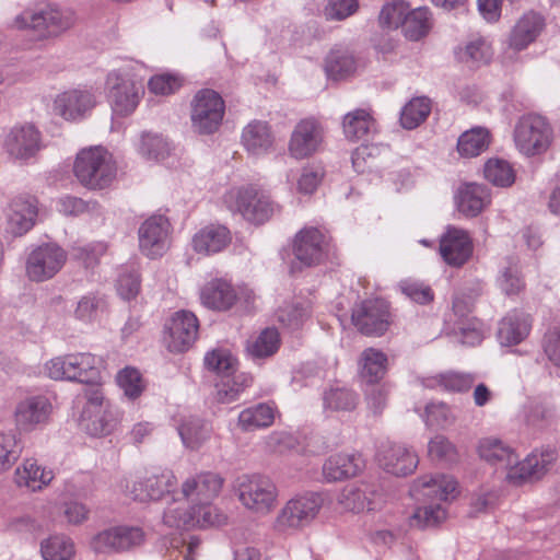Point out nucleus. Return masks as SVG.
Returning <instances> with one entry per match:
<instances>
[{
  "instance_id": "4d7b16f0",
  "label": "nucleus",
  "mask_w": 560,
  "mask_h": 560,
  "mask_svg": "<svg viewBox=\"0 0 560 560\" xmlns=\"http://www.w3.org/2000/svg\"><path fill=\"white\" fill-rule=\"evenodd\" d=\"M40 552L44 560H70L74 555V545L67 536L54 535L42 541Z\"/></svg>"
},
{
  "instance_id": "423d86ee",
  "label": "nucleus",
  "mask_w": 560,
  "mask_h": 560,
  "mask_svg": "<svg viewBox=\"0 0 560 560\" xmlns=\"http://www.w3.org/2000/svg\"><path fill=\"white\" fill-rule=\"evenodd\" d=\"M105 92L113 114L119 117L131 115L142 98V86L127 71L113 70L105 81Z\"/></svg>"
},
{
  "instance_id": "680f3d73",
  "label": "nucleus",
  "mask_w": 560,
  "mask_h": 560,
  "mask_svg": "<svg viewBox=\"0 0 560 560\" xmlns=\"http://www.w3.org/2000/svg\"><path fill=\"white\" fill-rule=\"evenodd\" d=\"M409 8L410 5L404 0L385 3L378 15L380 25L387 30L402 27Z\"/></svg>"
},
{
  "instance_id": "2f4dec72",
  "label": "nucleus",
  "mask_w": 560,
  "mask_h": 560,
  "mask_svg": "<svg viewBox=\"0 0 560 560\" xmlns=\"http://www.w3.org/2000/svg\"><path fill=\"white\" fill-rule=\"evenodd\" d=\"M491 201L487 186L481 184H466L457 195L458 211L466 217H477Z\"/></svg>"
},
{
  "instance_id": "5fc2aeb1",
  "label": "nucleus",
  "mask_w": 560,
  "mask_h": 560,
  "mask_svg": "<svg viewBox=\"0 0 560 560\" xmlns=\"http://www.w3.org/2000/svg\"><path fill=\"white\" fill-rule=\"evenodd\" d=\"M525 423L535 430H542L555 421V408L548 404L529 401L523 407Z\"/></svg>"
},
{
  "instance_id": "3c124183",
  "label": "nucleus",
  "mask_w": 560,
  "mask_h": 560,
  "mask_svg": "<svg viewBox=\"0 0 560 560\" xmlns=\"http://www.w3.org/2000/svg\"><path fill=\"white\" fill-rule=\"evenodd\" d=\"M485 178L497 187H510L515 182V171L503 159H489L483 166Z\"/></svg>"
},
{
  "instance_id": "774afa93",
  "label": "nucleus",
  "mask_w": 560,
  "mask_h": 560,
  "mask_svg": "<svg viewBox=\"0 0 560 560\" xmlns=\"http://www.w3.org/2000/svg\"><path fill=\"white\" fill-rule=\"evenodd\" d=\"M398 288L406 298L421 305L428 304L434 299L430 285L421 281L405 279L398 283Z\"/></svg>"
},
{
  "instance_id": "aec40b11",
  "label": "nucleus",
  "mask_w": 560,
  "mask_h": 560,
  "mask_svg": "<svg viewBox=\"0 0 560 560\" xmlns=\"http://www.w3.org/2000/svg\"><path fill=\"white\" fill-rule=\"evenodd\" d=\"M177 479L172 470L165 469L160 474H152L133 482L132 489L126 486V492L135 501L145 502L160 500L165 494L174 493Z\"/></svg>"
},
{
  "instance_id": "5701e85b",
  "label": "nucleus",
  "mask_w": 560,
  "mask_h": 560,
  "mask_svg": "<svg viewBox=\"0 0 560 560\" xmlns=\"http://www.w3.org/2000/svg\"><path fill=\"white\" fill-rule=\"evenodd\" d=\"M223 481V478L218 474L200 472L183 482L180 494L187 503L192 505L210 503L219 495Z\"/></svg>"
},
{
  "instance_id": "e433bc0d",
  "label": "nucleus",
  "mask_w": 560,
  "mask_h": 560,
  "mask_svg": "<svg viewBox=\"0 0 560 560\" xmlns=\"http://www.w3.org/2000/svg\"><path fill=\"white\" fill-rule=\"evenodd\" d=\"M276 408L267 402H259L242 410L237 424L244 432H252L270 427L275 421Z\"/></svg>"
},
{
  "instance_id": "72a5a7b5",
  "label": "nucleus",
  "mask_w": 560,
  "mask_h": 560,
  "mask_svg": "<svg viewBox=\"0 0 560 560\" xmlns=\"http://www.w3.org/2000/svg\"><path fill=\"white\" fill-rule=\"evenodd\" d=\"M477 452L481 459L501 468L511 465L515 460V450L495 436L480 439Z\"/></svg>"
},
{
  "instance_id": "9d476101",
  "label": "nucleus",
  "mask_w": 560,
  "mask_h": 560,
  "mask_svg": "<svg viewBox=\"0 0 560 560\" xmlns=\"http://www.w3.org/2000/svg\"><path fill=\"white\" fill-rule=\"evenodd\" d=\"M224 101L219 93L203 89L196 93L191 102V125L201 135L213 133L224 116Z\"/></svg>"
},
{
  "instance_id": "a19ab883",
  "label": "nucleus",
  "mask_w": 560,
  "mask_h": 560,
  "mask_svg": "<svg viewBox=\"0 0 560 560\" xmlns=\"http://www.w3.org/2000/svg\"><path fill=\"white\" fill-rule=\"evenodd\" d=\"M361 377L369 384L378 383L387 371V355L375 348H368L359 361Z\"/></svg>"
},
{
  "instance_id": "37998d69",
  "label": "nucleus",
  "mask_w": 560,
  "mask_h": 560,
  "mask_svg": "<svg viewBox=\"0 0 560 560\" xmlns=\"http://www.w3.org/2000/svg\"><path fill=\"white\" fill-rule=\"evenodd\" d=\"M432 26L431 12L428 7H419L408 10L406 14L402 33L409 40H420L424 37Z\"/></svg>"
},
{
  "instance_id": "603ef678",
  "label": "nucleus",
  "mask_w": 560,
  "mask_h": 560,
  "mask_svg": "<svg viewBox=\"0 0 560 560\" xmlns=\"http://www.w3.org/2000/svg\"><path fill=\"white\" fill-rule=\"evenodd\" d=\"M183 444L189 448H197L209 436L207 423L198 417H188L177 427Z\"/></svg>"
},
{
  "instance_id": "b1692460",
  "label": "nucleus",
  "mask_w": 560,
  "mask_h": 560,
  "mask_svg": "<svg viewBox=\"0 0 560 560\" xmlns=\"http://www.w3.org/2000/svg\"><path fill=\"white\" fill-rule=\"evenodd\" d=\"M144 540V533L138 526H114L98 533L94 538V547L98 551H125L140 546Z\"/></svg>"
},
{
  "instance_id": "7ed1b4c3",
  "label": "nucleus",
  "mask_w": 560,
  "mask_h": 560,
  "mask_svg": "<svg viewBox=\"0 0 560 560\" xmlns=\"http://www.w3.org/2000/svg\"><path fill=\"white\" fill-rule=\"evenodd\" d=\"M73 172L81 185L89 189L108 187L116 177L117 167L103 148L83 149L77 154Z\"/></svg>"
},
{
  "instance_id": "58836bf2",
  "label": "nucleus",
  "mask_w": 560,
  "mask_h": 560,
  "mask_svg": "<svg viewBox=\"0 0 560 560\" xmlns=\"http://www.w3.org/2000/svg\"><path fill=\"white\" fill-rule=\"evenodd\" d=\"M280 335L276 328H265L247 341L246 352L256 363L272 357L280 348Z\"/></svg>"
},
{
  "instance_id": "79ce46f5",
  "label": "nucleus",
  "mask_w": 560,
  "mask_h": 560,
  "mask_svg": "<svg viewBox=\"0 0 560 560\" xmlns=\"http://www.w3.org/2000/svg\"><path fill=\"white\" fill-rule=\"evenodd\" d=\"M106 311V296L100 292H88L78 300L73 316L84 324H92Z\"/></svg>"
},
{
  "instance_id": "f257e3e1",
  "label": "nucleus",
  "mask_w": 560,
  "mask_h": 560,
  "mask_svg": "<svg viewBox=\"0 0 560 560\" xmlns=\"http://www.w3.org/2000/svg\"><path fill=\"white\" fill-rule=\"evenodd\" d=\"M411 493L430 501L413 512L411 525L419 528L434 527L446 518V510L441 502L456 497L457 482L446 475L422 476L413 482Z\"/></svg>"
},
{
  "instance_id": "4468645a",
  "label": "nucleus",
  "mask_w": 560,
  "mask_h": 560,
  "mask_svg": "<svg viewBox=\"0 0 560 560\" xmlns=\"http://www.w3.org/2000/svg\"><path fill=\"white\" fill-rule=\"evenodd\" d=\"M323 498L318 493H306L291 499L277 517V527L281 530L308 525L318 514Z\"/></svg>"
},
{
  "instance_id": "412c9836",
  "label": "nucleus",
  "mask_w": 560,
  "mask_h": 560,
  "mask_svg": "<svg viewBox=\"0 0 560 560\" xmlns=\"http://www.w3.org/2000/svg\"><path fill=\"white\" fill-rule=\"evenodd\" d=\"M556 459L555 452L548 450L540 454L533 452L523 460H520L518 454L515 452V460L511 465L504 466L508 470L506 479L509 482L521 486L534 478H540L547 466Z\"/></svg>"
},
{
  "instance_id": "13d9d810",
  "label": "nucleus",
  "mask_w": 560,
  "mask_h": 560,
  "mask_svg": "<svg viewBox=\"0 0 560 560\" xmlns=\"http://www.w3.org/2000/svg\"><path fill=\"white\" fill-rule=\"evenodd\" d=\"M117 293L126 301L136 299L141 289L140 272L136 265L122 266L117 278Z\"/></svg>"
},
{
  "instance_id": "c756f323",
  "label": "nucleus",
  "mask_w": 560,
  "mask_h": 560,
  "mask_svg": "<svg viewBox=\"0 0 560 560\" xmlns=\"http://www.w3.org/2000/svg\"><path fill=\"white\" fill-rule=\"evenodd\" d=\"M364 463L359 454H336L323 465V476L326 481H340L354 477L363 468Z\"/></svg>"
},
{
  "instance_id": "1a4fd4ad",
  "label": "nucleus",
  "mask_w": 560,
  "mask_h": 560,
  "mask_svg": "<svg viewBox=\"0 0 560 560\" xmlns=\"http://www.w3.org/2000/svg\"><path fill=\"white\" fill-rule=\"evenodd\" d=\"M86 402L81 415V424L91 436H103L112 432L116 422V411L105 399L101 388L86 392Z\"/></svg>"
},
{
  "instance_id": "c9c22d12",
  "label": "nucleus",
  "mask_w": 560,
  "mask_h": 560,
  "mask_svg": "<svg viewBox=\"0 0 560 560\" xmlns=\"http://www.w3.org/2000/svg\"><path fill=\"white\" fill-rule=\"evenodd\" d=\"M253 384V377L246 372L225 375L215 383V399L220 404L236 401L241 394Z\"/></svg>"
},
{
  "instance_id": "ea45409f",
  "label": "nucleus",
  "mask_w": 560,
  "mask_h": 560,
  "mask_svg": "<svg viewBox=\"0 0 560 560\" xmlns=\"http://www.w3.org/2000/svg\"><path fill=\"white\" fill-rule=\"evenodd\" d=\"M71 382L92 383L98 378V359L90 352L69 354Z\"/></svg>"
},
{
  "instance_id": "393cba45",
  "label": "nucleus",
  "mask_w": 560,
  "mask_h": 560,
  "mask_svg": "<svg viewBox=\"0 0 560 560\" xmlns=\"http://www.w3.org/2000/svg\"><path fill=\"white\" fill-rule=\"evenodd\" d=\"M322 142V130L314 119H302L294 127L290 141L289 153L301 160L314 154Z\"/></svg>"
},
{
  "instance_id": "2eb2a0df",
  "label": "nucleus",
  "mask_w": 560,
  "mask_h": 560,
  "mask_svg": "<svg viewBox=\"0 0 560 560\" xmlns=\"http://www.w3.org/2000/svg\"><path fill=\"white\" fill-rule=\"evenodd\" d=\"M96 94L92 88L79 86L59 93L54 100L55 114L68 121L84 119L96 106Z\"/></svg>"
},
{
  "instance_id": "4c0bfd02",
  "label": "nucleus",
  "mask_w": 560,
  "mask_h": 560,
  "mask_svg": "<svg viewBox=\"0 0 560 560\" xmlns=\"http://www.w3.org/2000/svg\"><path fill=\"white\" fill-rule=\"evenodd\" d=\"M52 478V471L40 467L34 458H26L15 470L16 483L32 491L43 489L50 483Z\"/></svg>"
},
{
  "instance_id": "09e8293b",
  "label": "nucleus",
  "mask_w": 560,
  "mask_h": 560,
  "mask_svg": "<svg viewBox=\"0 0 560 560\" xmlns=\"http://www.w3.org/2000/svg\"><path fill=\"white\" fill-rule=\"evenodd\" d=\"M374 119L364 109H355L343 118V132L347 139L355 141L366 137L374 129Z\"/></svg>"
},
{
  "instance_id": "6e6552de",
  "label": "nucleus",
  "mask_w": 560,
  "mask_h": 560,
  "mask_svg": "<svg viewBox=\"0 0 560 560\" xmlns=\"http://www.w3.org/2000/svg\"><path fill=\"white\" fill-rule=\"evenodd\" d=\"M67 252L57 243H44L33 248L26 257L25 275L32 282L52 279L65 266Z\"/></svg>"
},
{
  "instance_id": "6ab92c4d",
  "label": "nucleus",
  "mask_w": 560,
  "mask_h": 560,
  "mask_svg": "<svg viewBox=\"0 0 560 560\" xmlns=\"http://www.w3.org/2000/svg\"><path fill=\"white\" fill-rule=\"evenodd\" d=\"M376 459L386 472L398 477L412 474L419 464L418 455L412 450L390 441L380 444Z\"/></svg>"
},
{
  "instance_id": "69168bd1",
  "label": "nucleus",
  "mask_w": 560,
  "mask_h": 560,
  "mask_svg": "<svg viewBox=\"0 0 560 560\" xmlns=\"http://www.w3.org/2000/svg\"><path fill=\"white\" fill-rule=\"evenodd\" d=\"M194 527L207 528L211 526H221L226 523V515L223 514L215 505L210 503H200L192 505Z\"/></svg>"
},
{
  "instance_id": "ddd939ff",
  "label": "nucleus",
  "mask_w": 560,
  "mask_h": 560,
  "mask_svg": "<svg viewBox=\"0 0 560 560\" xmlns=\"http://www.w3.org/2000/svg\"><path fill=\"white\" fill-rule=\"evenodd\" d=\"M199 331L197 316L186 310L175 312L164 326V341L171 352L187 351L196 341Z\"/></svg>"
},
{
  "instance_id": "c03bdc74",
  "label": "nucleus",
  "mask_w": 560,
  "mask_h": 560,
  "mask_svg": "<svg viewBox=\"0 0 560 560\" xmlns=\"http://www.w3.org/2000/svg\"><path fill=\"white\" fill-rule=\"evenodd\" d=\"M358 400L357 393L345 386H330L323 392L325 411H352Z\"/></svg>"
},
{
  "instance_id": "473e14b6",
  "label": "nucleus",
  "mask_w": 560,
  "mask_h": 560,
  "mask_svg": "<svg viewBox=\"0 0 560 560\" xmlns=\"http://www.w3.org/2000/svg\"><path fill=\"white\" fill-rule=\"evenodd\" d=\"M242 143L253 155L266 154L272 147L273 137L267 121L253 120L242 132Z\"/></svg>"
},
{
  "instance_id": "e2e57ef3",
  "label": "nucleus",
  "mask_w": 560,
  "mask_h": 560,
  "mask_svg": "<svg viewBox=\"0 0 560 560\" xmlns=\"http://www.w3.org/2000/svg\"><path fill=\"white\" fill-rule=\"evenodd\" d=\"M454 332L466 346H477L483 339V324L476 317L455 320Z\"/></svg>"
},
{
  "instance_id": "4be33fe9",
  "label": "nucleus",
  "mask_w": 560,
  "mask_h": 560,
  "mask_svg": "<svg viewBox=\"0 0 560 560\" xmlns=\"http://www.w3.org/2000/svg\"><path fill=\"white\" fill-rule=\"evenodd\" d=\"M439 250L448 266L462 267L472 255V240L467 231L448 226L440 238Z\"/></svg>"
},
{
  "instance_id": "a878e982",
  "label": "nucleus",
  "mask_w": 560,
  "mask_h": 560,
  "mask_svg": "<svg viewBox=\"0 0 560 560\" xmlns=\"http://www.w3.org/2000/svg\"><path fill=\"white\" fill-rule=\"evenodd\" d=\"M530 330V316L523 311L512 310L499 322L497 338L501 346L512 347L524 341Z\"/></svg>"
},
{
  "instance_id": "bf43d9fd",
  "label": "nucleus",
  "mask_w": 560,
  "mask_h": 560,
  "mask_svg": "<svg viewBox=\"0 0 560 560\" xmlns=\"http://www.w3.org/2000/svg\"><path fill=\"white\" fill-rule=\"evenodd\" d=\"M339 505L350 512L360 513L364 510H373V503L365 490L354 486H347L338 495Z\"/></svg>"
},
{
  "instance_id": "f704fd0d",
  "label": "nucleus",
  "mask_w": 560,
  "mask_h": 560,
  "mask_svg": "<svg viewBox=\"0 0 560 560\" xmlns=\"http://www.w3.org/2000/svg\"><path fill=\"white\" fill-rule=\"evenodd\" d=\"M357 59L347 47L332 48L325 59V72L329 79L343 80L357 70Z\"/></svg>"
},
{
  "instance_id": "20e7f679",
  "label": "nucleus",
  "mask_w": 560,
  "mask_h": 560,
  "mask_svg": "<svg viewBox=\"0 0 560 560\" xmlns=\"http://www.w3.org/2000/svg\"><path fill=\"white\" fill-rule=\"evenodd\" d=\"M234 490L240 502L257 513H269L277 501L278 492L273 481L260 474H244L234 481Z\"/></svg>"
},
{
  "instance_id": "dca6fc26",
  "label": "nucleus",
  "mask_w": 560,
  "mask_h": 560,
  "mask_svg": "<svg viewBox=\"0 0 560 560\" xmlns=\"http://www.w3.org/2000/svg\"><path fill=\"white\" fill-rule=\"evenodd\" d=\"M351 319L366 336H382L389 326V306L382 299L365 300L352 311Z\"/></svg>"
},
{
  "instance_id": "338daca9",
  "label": "nucleus",
  "mask_w": 560,
  "mask_h": 560,
  "mask_svg": "<svg viewBox=\"0 0 560 560\" xmlns=\"http://www.w3.org/2000/svg\"><path fill=\"white\" fill-rule=\"evenodd\" d=\"M116 380L124 395L130 400L137 399L144 389L141 374L135 368L122 369L118 372Z\"/></svg>"
},
{
  "instance_id": "864d4df0",
  "label": "nucleus",
  "mask_w": 560,
  "mask_h": 560,
  "mask_svg": "<svg viewBox=\"0 0 560 560\" xmlns=\"http://www.w3.org/2000/svg\"><path fill=\"white\" fill-rule=\"evenodd\" d=\"M203 362L205 366L214 372L219 378L237 372V359L228 349L217 348L208 351Z\"/></svg>"
},
{
  "instance_id": "f03ea898",
  "label": "nucleus",
  "mask_w": 560,
  "mask_h": 560,
  "mask_svg": "<svg viewBox=\"0 0 560 560\" xmlns=\"http://www.w3.org/2000/svg\"><path fill=\"white\" fill-rule=\"evenodd\" d=\"M75 22L77 15L71 8L40 2L24 9L12 24L18 30H31L40 37H51L71 28Z\"/></svg>"
},
{
  "instance_id": "a211bd4d",
  "label": "nucleus",
  "mask_w": 560,
  "mask_h": 560,
  "mask_svg": "<svg viewBox=\"0 0 560 560\" xmlns=\"http://www.w3.org/2000/svg\"><path fill=\"white\" fill-rule=\"evenodd\" d=\"M2 145L11 158L27 161L43 148L42 133L33 124L14 125L5 133Z\"/></svg>"
},
{
  "instance_id": "0eeeda50",
  "label": "nucleus",
  "mask_w": 560,
  "mask_h": 560,
  "mask_svg": "<svg viewBox=\"0 0 560 560\" xmlns=\"http://www.w3.org/2000/svg\"><path fill=\"white\" fill-rule=\"evenodd\" d=\"M224 203L233 213L260 224L270 219L276 207L271 199L253 187L232 188L224 195Z\"/></svg>"
},
{
  "instance_id": "052dcab7",
  "label": "nucleus",
  "mask_w": 560,
  "mask_h": 560,
  "mask_svg": "<svg viewBox=\"0 0 560 560\" xmlns=\"http://www.w3.org/2000/svg\"><path fill=\"white\" fill-rule=\"evenodd\" d=\"M310 306L304 303H292L280 307L277 312L278 322L290 330L300 329L310 317Z\"/></svg>"
},
{
  "instance_id": "f8f14e48",
  "label": "nucleus",
  "mask_w": 560,
  "mask_h": 560,
  "mask_svg": "<svg viewBox=\"0 0 560 560\" xmlns=\"http://www.w3.org/2000/svg\"><path fill=\"white\" fill-rule=\"evenodd\" d=\"M329 235L316 226H304L294 236L292 252L295 259L305 267L319 265L327 256Z\"/></svg>"
},
{
  "instance_id": "a18cd8bd",
  "label": "nucleus",
  "mask_w": 560,
  "mask_h": 560,
  "mask_svg": "<svg viewBox=\"0 0 560 560\" xmlns=\"http://www.w3.org/2000/svg\"><path fill=\"white\" fill-rule=\"evenodd\" d=\"M490 143V133L486 128L476 127L460 135L457 151L460 156L475 158L486 151Z\"/></svg>"
},
{
  "instance_id": "bb28decb",
  "label": "nucleus",
  "mask_w": 560,
  "mask_h": 560,
  "mask_svg": "<svg viewBox=\"0 0 560 560\" xmlns=\"http://www.w3.org/2000/svg\"><path fill=\"white\" fill-rule=\"evenodd\" d=\"M37 202L34 198L16 197L9 207L8 230L14 236H22L35 224Z\"/></svg>"
},
{
  "instance_id": "cd10ccee",
  "label": "nucleus",
  "mask_w": 560,
  "mask_h": 560,
  "mask_svg": "<svg viewBox=\"0 0 560 560\" xmlns=\"http://www.w3.org/2000/svg\"><path fill=\"white\" fill-rule=\"evenodd\" d=\"M200 300L207 308L224 312L235 304L237 294L229 281L214 278L202 287Z\"/></svg>"
},
{
  "instance_id": "6e6d98bb",
  "label": "nucleus",
  "mask_w": 560,
  "mask_h": 560,
  "mask_svg": "<svg viewBox=\"0 0 560 560\" xmlns=\"http://www.w3.org/2000/svg\"><path fill=\"white\" fill-rule=\"evenodd\" d=\"M23 451L22 441L13 431H0V474L10 470Z\"/></svg>"
},
{
  "instance_id": "f3484780",
  "label": "nucleus",
  "mask_w": 560,
  "mask_h": 560,
  "mask_svg": "<svg viewBox=\"0 0 560 560\" xmlns=\"http://www.w3.org/2000/svg\"><path fill=\"white\" fill-rule=\"evenodd\" d=\"M172 225L167 217L153 214L139 228V247L149 258L161 257L168 248Z\"/></svg>"
},
{
  "instance_id": "9b49d317",
  "label": "nucleus",
  "mask_w": 560,
  "mask_h": 560,
  "mask_svg": "<svg viewBox=\"0 0 560 560\" xmlns=\"http://www.w3.org/2000/svg\"><path fill=\"white\" fill-rule=\"evenodd\" d=\"M52 411V405L45 395H28L20 399L13 410V421L19 433H31L44 428Z\"/></svg>"
},
{
  "instance_id": "de8ad7c7",
  "label": "nucleus",
  "mask_w": 560,
  "mask_h": 560,
  "mask_svg": "<svg viewBox=\"0 0 560 560\" xmlns=\"http://www.w3.org/2000/svg\"><path fill=\"white\" fill-rule=\"evenodd\" d=\"M136 149L148 161L162 160L168 155L171 150L168 142L162 135L149 131L140 133Z\"/></svg>"
},
{
  "instance_id": "7c9ffc66",
  "label": "nucleus",
  "mask_w": 560,
  "mask_h": 560,
  "mask_svg": "<svg viewBox=\"0 0 560 560\" xmlns=\"http://www.w3.org/2000/svg\"><path fill=\"white\" fill-rule=\"evenodd\" d=\"M545 27L544 18L535 12L525 13L513 27L510 35V46L516 50L526 48L535 42Z\"/></svg>"
},
{
  "instance_id": "49530a36",
  "label": "nucleus",
  "mask_w": 560,
  "mask_h": 560,
  "mask_svg": "<svg viewBox=\"0 0 560 560\" xmlns=\"http://www.w3.org/2000/svg\"><path fill=\"white\" fill-rule=\"evenodd\" d=\"M431 113V101L425 96L411 98L401 109L399 121L404 129L419 127Z\"/></svg>"
},
{
  "instance_id": "8fccbe9b",
  "label": "nucleus",
  "mask_w": 560,
  "mask_h": 560,
  "mask_svg": "<svg viewBox=\"0 0 560 560\" xmlns=\"http://www.w3.org/2000/svg\"><path fill=\"white\" fill-rule=\"evenodd\" d=\"M194 515L192 504L173 497V502L164 511L163 522L171 528H190L194 527Z\"/></svg>"
},
{
  "instance_id": "c85d7f7f",
  "label": "nucleus",
  "mask_w": 560,
  "mask_h": 560,
  "mask_svg": "<svg viewBox=\"0 0 560 560\" xmlns=\"http://www.w3.org/2000/svg\"><path fill=\"white\" fill-rule=\"evenodd\" d=\"M231 240V233L226 226L209 224L194 235L191 245L196 253L209 256L222 252Z\"/></svg>"
},
{
  "instance_id": "39448f33",
  "label": "nucleus",
  "mask_w": 560,
  "mask_h": 560,
  "mask_svg": "<svg viewBox=\"0 0 560 560\" xmlns=\"http://www.w3.org/2000/svg\"><path fill=\"white\" fill-rule=\"evenodd\" d=\"M553 138L552 128L540 115L522 116L515 125L514 142L521 153L535 156L545 153Z\"/></svg>"
},
{
  "instance_id": "0e129e2a",
  "label": "nucleus",
  "mask_w": 560,
  "mask_h": 560,
  "mask_svg": "<svg viewBox=\"0 0 560 560\" xmlns=\"http://www.w3.org/2000/svg\"><path fill=\"white\" fill-rule=\"evenodd\" d=\"M475 377L468 373L448 372L440 374L425 384L428 387L441 386L450 392H466L471 388Z\"/></svg>"
}]
</instances>
